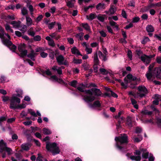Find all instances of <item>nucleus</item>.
<instances>
[{
  "label": "nucleus",
  "instance_id": "nucleus-24",
  "mask_svg": "<svg viewBox=\"0 0 161 161\" xmlns=\"http://www.w3.org/2000/svg\"><path fill=\"white\" fill-rule=\"evenodd\" d=\"M26 23L27 25L28 26H29L30 25H31L32 23V20L31 19L27 16H26Z\"/></svg>",
  "mask_w": 161,
  "mask_h": 161
},
{
  "label": "nucleus",
  "instance_id": "nucleus-62",
  "mask_svg": "<svg viewBox=\"0 0 161 161\" xmlns=\"http://www.w3.org/2000/svg\"><path fill=\"white\" fill-rule=\"evenodd\" d=\"M133 26V24L132 23H130L128 25H127L124 28L125 29H128Z\"/></svg>",
  "mask_w": 161,
  "mask_h": 161
},
{
  "label": "nucleus",
  "instance_id": "nucleus-34",
  "mask_svg": "<svg viewBox=\"0 0 161 161\" xmlns=\"http://www.w3.org/2000/svg\"><path fill=\"white\" fill-rule=\"evenodd\" d=\"M128 58L130 60H132V52L131 50L128 49L127 51V54Z\"/></svg>",
  "mask_w": 161,
  "mask_h": 161
},
{
  "label": "nucleus",
  "instance_id": "nucleus-8",
  "mask_svg": "<svg viewBox=\"0 0 161 161\" xmlns=\"http://www.w3.org/2000/svg\"><path fill=\"white\" fill-rule=\"evenodd\" d=\"M6 35L8 38V40L11 39L10 36H9V34L8 33H6L4 31V28H3L2 27L0 26V38L2 39V42L3 44V41L4 40L8 39H5V38L4 35Z\"/></svg>",
  "mask_w": 161,
  "mask_h": 161
},
{
  "label": "nucleus",
  "instance_id": "nucleus-36",
  "mask_svg": "<svg viewBox=\"0 0 161 161\" xmlns=\"http://www.w3.org/2000/svg\"><path fill=\"white\" fill-rule=\"evenodd\" d=\"M28 112L31 115L34 117H36L37 116L35 112L33 111V110L31 109H28Z\"/></svg>",
  "mask_w": 161,
  "mask_h": 161
},
{
  "label": "nucleus",
  "instance_id": "nucleus-20",
  "mask_svg": "<svg viewBox=\"0 0 161 161\" xmlns=\"http://www.w3.org/2000/svg\"><path fill=\"white\" fill-rule=\"evenodd\" d=\"M97 17V16L95 13L93 14L92 13H91L89 16H87V19L90 20H92L96 18Z\"/></svg>",
  "mask_w": 161,
  "mask_h": 161
},
{
  "label": "nucleus",
  "instance_id": "nucleus-31",
  "mask_svg": "<svg viewBox=\"0 0 161 161\" xmlns=\"http://www.w3.org/2000/svg\"><path fill=\"white\" fill-rule=\"evenodd\" d=\"M138 136H139V137H136L134 139V142L138 143L142 140V137L141 135H138Z\"/></svg>",
  "mask_w": 161,
  "mask_h": 161
},
{
  "label": "nucleus",
  "instance_id": "nucleus-57",
  "mask_svg": "<svg viewBox=\"0 0 161 161\" xmlns=\"http://www.w3.org/2000/svg\"><path fill=\"white\" fill-rule=\"evenodd\" d=\"M82 67L84 68V69L85 70H88L89 67L87 64L86 63H83L82 64Z\"/></svg>",
  "mask_w": 161,
  "mask_h": 161
},
{
  "label": "nucleus",
  "instance_id": "nucleus-19",
  "mask_svg": "<svg viewBox=\"0 0 161 161\" xmlns=\"http://www.w3.org/2000/svg\"><path fill=\"white\" fill-rule=\"evenodd\" d=\"M94 62L95 65H97L99 64V60L98 59L97 53H96L94 55Z\"/></svg>",
  "mask_w": 161,
  "mask_h": 161
},
{
  "label": "nucleus",
  "instance_id": "nucleus-53",
  "mask_svg": "<svg viewBox=\"0 0 161 161\" xmlns=\"http://www.w3.org/2000/svg\"><path fill=\"white\" fill-rule=\"evenodd\" d=\"M94 5H91L88 6L87 7H85L84 8V11L85 12H86L90 8H92L94 7Z\"/></svg>",
  "mask_w": 161,
  "mask_h": 161
},
{
  "label": "nucleus",
  "instance_id": "nucleus-22",
  "mask_svg": "<svg viewBox=\"0 0 161 161\" xmlns=\"http://www.w3.org/2000/svg\"><path fill=\"white\" fill-rule=\"evenodd\" d=\"M43 133L44 135H49L52 133L51 131L48 129L46 128H44L42 129Z\"/></svg>",
  "mask_w": 161,
  "mask_h": 161
},
{
  "label": "nucleus",
  "instance_id": "nucleus-9",
  "mask_svg": "<svg viewBox=\"0 0 161 161\" xmlns=\"http://www.w3.org/2000/svg\"><path fill=\"white\" fill-rule=\"evenodd\" d=\"M89 106L91 108H94L95 107L99 108L101 106V104L99 100L95 101L93 104H89Z\"/></svg>",
  "mask_w": 161,
  "mask_h": 161
},
{
  "label": "nucleus",
  "instance_id": "nucleus-33",
  "mask_svg": "<svg viewBox=\"0 0 161 161\" xmlns=\"http://www.w3.org/2000/svg\"><path fill=\"white\" fill-rule=\"evenodd\" d=\"M77 83V81L76 80H73L70 82L69 84L71 86L75 88L76 87V85Z\"/></svg>",
  "mask_w": 161,
  "mask_h": 161
},
{
  "label": "nucleus",
  "instance_id": "nucleus-10",
  "mask_svg": "<svg viewBox=\"0 0 161 161\" xmlns=\"http://www.w3.org/2000/svg\"><path fill=\"white\" fill-rule=\"evenodd\" d=\"M31 147V144L29 143H23L21 146V149L24 151H28Z\"/></svg>",
  "mask_w": 161,
  "mask_h": 161
},
{
  "label": "nucleus",
  "instance_id": "nucleus-54",
  "mask_svg": "<svg viewBox=\"0 0 161 161\" xmlns=\"http://www.w3.org/2000/svg\"><path fill=\"white\" fill-rule=\"evenodd\" d=\"M142 130L141 128L138 127H136L135 130V132L136 133L139 134L141 133Z\"/></svg>",
  "mask_w": 161,
  "mask_h": 161
},
{
  "label": "nucleus",
  "instance_id": "nucleus-5",
  "mask_svg": "<svg viewBox=\"0 0 161 161\" xmlns=\"http://www.w3.org/2000/svg\"><path fill=\"white\" fill-rule=\"evenodd\" d=\"M7 143L4 142L3 140L0 141V153H2L3 151H5L7 153L8 155L11 154V152H12V149L7 147Z\"/></svg>",
  "mask_w": 161,
  "mask_h": 161
},
{
  "label": "nucleus",
  "instance_id": "nucleus-50",
  "mask_svg": "<svg viewBox=\"0 0 161 161\" xmlns=\"http://www.w3.org/2000/svg\"><path fill=\"white\" fill-rule=\"evenodd\" d=\"M155 64V63L154 62L150 64V65L148 67V71H149L150 72V71H152V69L154 66Z\"/></svg>",
  "mask_w": 161,
  "mask_h": 161
},
{
  "label": "nucleus",
  "instance_id": "nucleus-3",
  "mask_svg": "<svg viewBox=\"0 0 161 161\" xmlns=\"http://www.w3.org/2000/svg\"><path fill=\"white\" fill-rule=\"evenodd\" d=\"M20 101L19 98L13 95L10 100V108L14 110L16 109L18 104L20 103Z\"/></svg>",
  "mask_w": 161,
  "mask_h": 161
},
{
  "label": "nucleus",
  "instance_id": "nucleus-46",
  "mask_svg": "<svg viewBox=\"0 0 161 161\" xmlns=\"http://www.w3.org/2000/svg\"><path fill=\"white\" fill-rule=\"evenodd\" d=\"M49 57L52 60L54 59V52L53 51H52L50 52L49 54Z\"/></svg>",
  "mask_w": 161,
  "mask_h": 161
},
{
  "label": "nucleus",
  "instance_id": "nucleus-52",
  "mask_svg": "<svg viewBox=\"0 0 161 161\" xmlns=\"http://www.w3.org/2000/svg\"><path fill=\"white\" fill-rule=\"evenodd\" d=\"M25 134L27 136V138L28 139H31L32 136H31V134L29 133V131H26L25 133Z\"/></svg>",
  "mask_w": 161,
  "mask_h": 161
},
{
  "label": "nucleus",
  "instance_id": "nucleus-38",
  "mask_svg": "<svg viewBox=\"0 0 161 161\" xmlns=\"http://www.w3.org/2000/svg\"><path fill=\"white\" fill-rule=\"evenodd\" d=\"M73 62L75 64H80L82 63V60L81 59H74Z\"/></svg>",
  "mask_w": 161,
  "mask_h": 161
},
{
  "label": "nucleus",
  "instance_id": "nucleus-56",
  "mask_svg": "<svg viewBox=\"0 0 161 161\" xmlns=\"http://www.w3.org/2000/svg\"><path fill=\"white\" fill-rule=\"evenodd\" d=\"M47 53L44 52H42L40 53L41 56L43 58H45L47 56Z\"/></svg>",
  "mask_w": 161,
  "mask_h": 161
},
{
  "label": "nucleus",
  "instance_id": "nucleus-13",
  "mask_svg": "<svg viewBox=\"0 0 161 161\" xmlns=\"http://www.w3.org/2000/svg\"><path fill=\"white\" fill-rule=\"evenodd\" d=\"M137 89L139 92H142L145 94H147L148 93L147 90L144 86H139L138 87Z\"/></svg>",
  "mask_w": 161,
  "mask_h": 161
},
{
  "label": "nucleus",
  "instance_id": "nucleus-40",
  "mask_svg": "<svg viewBox=\"0 0 161 161\" xmlns=\"http://www.w3.org/2000/svg\"><path fill=\"white\" fill-rule=\"evenodd\" d=\"M149 41H150V39L148 37H145L142 41L141 43L143 44H145Z\"/></svg>",
  "mask_w": 161,
  "mask_h": 161
},
{
  "label": "nucleus",
  "instance_id": "nucleus-6",
  "mask_svg": "<svg viewBox=\"0 0 161 161\" xmlns=\"http://www.w3.org/2000/svg\"><path fill=\"white\" fill-rule=\"evenodd\" d=\"M3 44L8 47L13 52H15L17 47L13 44L11 41L8 39L4 40L3 41Z\"/></svg>",
  "mask_w": 161,
  "mask_h": 161
},
{
  "label": "nucleus",
  "instance_id": "nucleus-29",
  "mask_svg": "<svg viewBox=\"0 0 161 161\" xmlns=\"http://www.w3.org/2000/svg\"><path fill=\"white\" fill-rule=\"evenodd\" d=\"M73 2H74L72 1L71 0L70 1H68L66 2V5L69 8H72L74 6V3Z\"/></svg>",
  "mask_w": 161,
  "mask_h": 161
},
{
  "label": "nucleus",
  "instance_id": "nucleus-12",
  "mask_svg": "<svg viewBox=\"0 0 161 161\" xmlns=\"http://www.w3.org/2000/svg\"><path fill=\"white\" fill-rule=\"evenodd\" d=\"M161 71V68L160 67H156L154 68L153 72V74L156 75V77L158 78L160 75Z\"/></svg>",
  "mask_w": 161,
  "mask_h": 161
},
{
  "label": "nucleus",
  "instance_id": "nucleus-39",
  "mask_svg": "<svg viewBox=\"0 0 161 161\" xmlns=\"http://www.w3.org/2000/svg\"><path fill=\"white\" fill-rule=\"evenodd\" d=\"M43 18V16L41 14L38 16L37 18L35 19V21L37 23L39 22Z\"/></svg>",
  "mask_w": 161,
  "mask_h": 161
},
{
  "label": "nucleus",
  "instance_id": "nucleus-17",
  "mask_svg": "<svg viewBox=\"0 0 161 161\" xmlns=\"http://www.w3.org/2000/svg\"><path fill=\"white\" fill-rule=\"evenodd\" d=\"M21 23V21L19 20L18 21H12L10 24L13 25L14 27L19 28L20 26V25Z\"/></svg>",
  "mask_w": 161,
  "mask_h": 161
},
{
  "label": "nucleus",
  "instance_id": "nucleus-7",
  "mask_svg": "<svg viewBox=\"0 0 161 161\" xmlns=\"http://www.w3.org/2000/svg\"><path fill=\"white\" fill-rule=\"evenodd\" d=\"M57 61L59 65H67L68 64L66 60H64V58L63 56L60 54L58 57H56Z\"/></svg>",
  "mask_w": 161,
  "mask_h": 161
},
{
  "label": "nucleus",
  "instance_id": "nucleus-47",
  "mask_svg": "<svg viewBox=\"0 0 161 161\" xmlns=\"http://www.w3.org/2000/svg\"><path fill=\"white\" fill-rule=\"evenodd\" d=\"M149 154L148 152L146 153H143L142 154V156L143 158L147 159L148 157Z\"/></svg>",
  "mask_w": 161,
  "mask_h": 161
},
{
  "label": "nucleus",
  "instance_id": "nucleus-14",
  "mask_svg": "<svg viewBox=\"0 0 161 161\" xmlns=\"http://www.w3.org/2000/svg\"><path fill=\"white\" fill-rule=\"evenodd\" d=\"M126 124L130 128H131L133 126L131 118L130 116L127 117Z\"/></svg>",
  "mask_w": 161,
  "mask_h": 161
},
{
  "label": "nucleus",
  "instance_id": "nucleus-63",
  "mask_svg": "<svg viewBox=\"0 0 161 161\" xmlns=\"http://www.w3.org/2000/svg\"><path fill=\"white\" fill-rule=\"evenodd\" d=\"M67 40L69 43L70 44H72L74 42V41L73 38H68Z\"/></svg>",
  "mask_w": 161,
  "mask_h": 161
},
{
  "label": "nucleus",
  "instance_id": "nucleus-44",
  "mask_svg": "<svg viewBox=\"0 0 161 161\" xmlns=\"http://www.w3.org/2000/svg\"><path fill=\"white\" fill-rule=\"evenodd\" d=\"M6 19H11L12 20H14L15 19V17L14 15H8L6 18Z\"/></svg>",
  "mask_w": 161,
  "mask_h": 161
},
{
  "label": "nucleus",
  "instance_id": "nucleus-51",
  "mask_svg": "<svg viewBox=\"0 0 161 161\" xmlns=\"http://www.w3.org/2000/svg\"><path fill=\"white\" fill-rule=\"evenodd\" d=\"M116 147L119 150L121 151L123 148V147L121 146H120L118 142H116Z\"/></svg>",
  "mask_w": 161,
  "mask_h": 161
},
{
  "label": "nucleus",
  "instance_id": "nucleus-28",
  "mask_svg": "<svg viewBox=\"0 0 161 161\" xmlns=\"http://www.w3.org/2000/svg\"><path fill=\"white\" fill-rule=\"evenodd\" d=\"M84 35V33L82 32H80V33H77L75 35V37L76 38H79L80 40L82 41L83 39V36Z\"/></svg>",
  "mask_w": 161,
  "mask_h": 161
},
{
  "label": "nucleus",
  "instance_id": "nucleus-27",
  "mask_svg": "<svg viewBox=\"0 0 161 161\" xmlns=\"http://www.w3.org/2000/svg\"><path fill=\"white\" fill-rule=\"evenodd\" d=\"M96 8L97 9L99 10L101 9L105 8V4L104 3L102 4L101 3H99L96 6Z\"/></svg>",
  "mask_w": 161,
  "mask_h": 161
},
{
  "label": "nucleus",
  "instance_id": "nucleus-58",
  "mask_svg": "<svg viewBox=\"0 0 161 161\" xmlns=\"http://www.w3.org/2000/svg\"><path fill=\"white\" fill-rule=\"evenodd\" d=\"M140 58L141 60L143 62L145 63L146 62V61L147 59V58L144 56V54L143 55H142L141 56V57L139 58Z\"/></svg>",
  "mask_w": 161,
  "mask_h": 161
},
{
  "label": "nucleus",
  "instance_id": "nucleus-61",
  "mask_svg": "<svg viewBox=\"0 0 161 161\" xmlns=\"http://www.w3.org/2000/svg\"><path fill=\"white\" fill-rule=\"evenodd\" d=\"M121 15L122 17L125 19H127V14L125 11L124 10L122 11Z\"/></svg>",
  "mask_w": 161,
  "mask_h": 161
},
{
  "label": "nucleus",
  "instance_id": "nucleus-4",
  "mask_svg": "<svg viewBox=\"0 0 161 161\" xmlns=\"http://www.w3.org/2000/svg\"><path fill=\"white\" fill-rule=\"evenodd\" d=\"M121 136L116 137L115 140L117 142H119L120 145L127 144L128 143V136L126 134H124L123 135L121 134Z\"/></svg>",
  "mask_w": 161,
  "mask_h": 161
},
{
  "label": "nucleus",
  "instance_id": "nucleus-1",
  "mask_svg": "<svg viewBox=\"0 0 161 161\" xmlns=\"http://www.w3.org/2000/svg\"><path fill=\"white\" fill-rule=\"evenodd\" d=\"M77 89L80 92H84L85 95H82L83 99L87 103L92 102L95 99V97L93 96V93L96 97H99L101 95L102 93L99 89L96 88H92L91 90H84L81 87L78 86Z\"/></svg>",
  "mask_w": 161,
  "mask_h": 161
},
{
  "label": "nucleus",
  "instance_id": "nucleus-59",
  "mask_svg": "<svg viewBox=\"0 0 161 161\" xmlns=\"http://www.w3.org/2000/svg\"><path fill=\"white\" fill-rule=\"evenodd\" d=\"M107 29L108 32L111 33L112 34H114V32H113V30L111 28V27L109 26H107Z\"/></svg>",
  "mask_w": 161,
  "mask_h": 161
},
{
  "label": "nucleus",
  "instance_id": "nucleus-32",
  "mask_svg": "<svg viewBox=\"0 0 161 161\" xmlns=\"http://www.w3.org/2000/svg\"><path fill=\"white\" fill-rule=\"evenodd\" d=\"M146 77L148 80H150L153 76V73L152 71H148V72L146 74Z\"/></svg>",
  "mask_w": 161,
  "mask_h": 161
},
{
  "label": "nucleus",
  "instance_id": "nucleus-41",
  "mask_svg": "<svg viewBox=\"0 0 161 161\" xmlns=\"http://www.w3.org/2000/svg\"><path fill=\"white\" fill-rule=\"evenodd\" d=\"M17 107L16 109H21L25 108L26 107V105L24 103H22L21 104H18V105L17 106Z\"/></svg>",
  "mask_w": 161,
  "mask_h": 161
},
{
  "label": "nucleus",
  "instance_id": "nucleus-64",
  "mask_svg": "<svg viewBox=\"0 0 161 161\" xmlns=\"http://www.w3.org/2000/svg\"><path fill=\"white\" fill-rule=\"evenodd\" d=\"M48 44L50 46H52V47H54L55 45L54 41L53 40L49 41Z\"/></svg>",
  "mask_w": 161,
  "mask_h": 161
},
{
  "label": "nucleus",
  "instance_id": "nucleus-60",
  "mask_svg": "<svg viewBox=\"0 0 161 161\" xmlns=\"http://www.w3.org/2000/svg\"><path fill=\"white\" fill-rule=\"evenodd\" d=\"M121 121H120V120H118L117 123L116 125L117 129H119L121 127Z\"/></svg>",
  "mask_w": 161,
  "mask_h": 161
},
{
  "label": "nucleus",
  "instance_id": "nucleus-16",
  "mask_svg": "<svg viewBox=\"0 0 161 161\" xmlns=\"http://www.w3.org/2000/svg\"><path fill=\"white\" fill-rule=\"evenodd\" d=\"M57 68L58 66H54L52 67V69L53 70L56 71L58 74L59 75L62 74V69L60 68H59V67L57 69Z\"/></svg>",
  "mask_w": 161,
  "mask_h": 161
},
{
  "label": "nucleus",
  "instance_id": "nucleus-55",
  "mask_svg": "<svg viewBox=\"0 0 161 161\" xmlns=\"http://www.w3.org/2000/svg\"><path fill=\"white\" fill-rule=\"evenodd\" d=\"M156 61L158 64H161V56H158L156 59Z\"/></svg>",
  "mask_w": 161,
  "mask_h": 161
},
{
  "label": "nucleus",
  "instance_id": "nucleus-11",
  "mask_svg": "<svg viewBox=\"0 0 161 161\" xmlns=\"http://www.w3.org/2000/svg\"><path fill=\"white\" fill-rule=\"evenodd\" d=\"M71 52L73 54H76L77 56L78 55L82 56V55L80 53L79 51L76 47H74L71 48Z\"/></svg>",
  "mask_w": 161,
  "mask_h": 161
},
{
  "label": "nucleus",
  "instance_id": "nucleus-23",
  "mask_svg": "<svg viewBox=\"0 0 161 161\" xmlns=\"http://www.w3.org/2000/svg\"><path fill=\"white\" fill-rule=\"evenodd\" d=\"M26 47V45L25 43L21 44L18 47V49L19 52L25 50Z\"/></svg>",
  "mask_w": 161,
  "mask_h": 161
},
{
  "label": "nucleus",
  "instance_id": "nucleus-2",
  "mask_svg": "<svg viewBox=\"0 0 161 161\" xmlns=\"http://www.w3.org/2000/svg\"><path fill=\"white\" fill-rule=\"evenodd\" d=\"M46 147L47 151L52 152L53 155L58 154L60 152L59 147H57V143L55 142L50 143L47 142Z\"/></svg>",
  "mask_w": 161,
  "mask_h": 161
},
{
  "label": "nucleus",
  "instance_id": "nucleus-30",
  "mask_svg": "<svg viewBox=\"0 0 161 161\" xmlns=\"http://www.w3.org/2000/svg\"><path fill=\"white\" fill-rule=\"evenodd\" d=\"M41 36L39 35H37L34 36L33 38L31 39V42L33 41V40L35 41H40L41 40Z\"/></svg>",
  "mask_w": 161,
  "mask_h": 161
},
{
  "label": "nucleus",
  "instance_id": "nucleus-49",
  "mask_svg": "<svg viewBox=\"0 0 161 161\" xmlns=\"http://www.w3.org/2000/svg\"><path fill=\"white\" fill-rule=\"evenodd\" d=\"M122 34L123 36V37L124 38V40L126 42V41L125 40V39L127 38V36L126 35V32L124 31L123 30H122Z\"/></svg>",
  "mask_w": 161,
  "mask_h": 161
},
{
  "label": "nucleus",
  "instance_id": "nucleus-42",
  "mask_svg": "<svg viewBox=\"0 0 161 161\" xmlns=\"http://www.w3.org/2000/svg\"><path fill=\"white\" fill-rule=\"evenodd\" d=\"M21 13L23 15H26L28 13V11L25 7H23L21 10Z\"/></svg>",
  "mask_w": 161,
  "mask_h": 161
},
{
  "label": "nucleus",
  "instance_id": "nucleus-48",
  "mask_svg": "<svg viewBox=\"0 0 161 161\" xmlns=\"http://www.w3.org/2000/svg\"><path fill=\"white\" fill-rule=\"evenodd\" d=\"M38 156L36 158V161H43L42 159L43 158V157L40 154H38Z\"/></svg>",
  "mask_w": 161,
  "mask_h": 161
},
{
  "label": "nucleus",
  "instance_id": "nucleus-18",
  "mask_svg": "<svg viewBox=\"0 0 161 161\" xmlns=\"http://www.w3.org/2000/svg\"><path fill=\"white\" fill-rule=\"evenodd\" d=\"M116 8L114 5H110V7L109 9V11L110 12L111 14H114V13L116 12Z\"/></svg>",
  "mask_w": 161,
  "mask_h": 161
},
{
  "label": "nucleus",
  "instance_id": "nucleus-15",
  "mask_svg": "<svg viewBox=\"0 0 161 161\" xmlns=\"http://www.w3.org/2000/svg\"><path fill=\"white\" fill-rule=\"evenodd\" d=\"M105 17H107V16L106 14H102L101 15L100 14L98 15L97 17V19L99 21L102 22H104Z\"/></svg>",
  "mask_w": 161,
  "mask_h": 161
},
{
  "label": "nucleus",
  "instance_id": "nucleus-43",
  "mask_svg": "<svg viewBox=\"0 0 161 161\" xmlns=\"http://www.w3.org/2000/svg\"><path fill=\"white\" fill-rule=\"evenodd\" d=\"M2 101L4 102H6L9 100L10 101V99L9 98V97L8 96H2Z\"/></svg>",
  "mask_w": 161,
  "mask_h": 161
},
{
  "label": "nucleus",
  "instance_id": "nucleus-25",
  "mask_svg": "<svg viewBox=\"0 0 161 161\" xmlns=\"http://www.w3.org/2000/svg\"><path fill=\"white\" fill-rule=\"evenodd\" d=\"M147 31L149 32H153L154 31V28L152 25H148L146 28Z\"/></svg>",
  "mask_w": 161,
  "mask_h": 161
},
{
  "label": "nucleus",
  "instance_id": "nucleus-37",
  "mask_svg": "<svg viewBox=\"0 0 161 161\" xmlns=\"http://www.w3.org/2000/svg\"><path fill=\"white\" fill-rule=\"evenodd\" d=\"M56 24V22H53L51 23H49L48 25V28L50 29L51 30L54 27L55 25Z\"/></svg>",
  "mask_w": 161,
  "mask_h": 161
},
{
  "label": "nucleus",
  "instance_id": "nucleus-35",
  "mask_svg": "<svg viewBox=\"0 0 161 161\" xmlns=\"http://www.w3.org/2000/svg\"><path fill=\"white\" fill-rule=\"evenodd\" d=\"M36 55L29 53L27 55V57L31 58L32 61H35V57Z\"/></svg>",
  "mask_w": 161,
  "mask_h": 161
},
{
  "label": "nucleus",
  "instance_id": "nucleus-45",
  "mask_svg": "<svg viewBox=\"0 0 161 161\" xmlns=\"http://www.w3.org/2000/svg\"><path fill=\"white\" fill-rule=\"evenodd\" d=\"M140 20V18L138 17H135L133 18L132 22L133 23H137Z\"/></svg>",
  "mask_w": 161,
  "mask_h": 161
},
{
  "label": "nucleus",
  "instance_id": "nucleus-21",
  "mask_svg": "<svg viewBox=\"0 0 161 161\" xmlns=\"http://www.w3.org/2000/svg\"><path fill=\"white\" fill-rule=\"evenodd\" d=\"M19 52H20V54H19V55L21 57L23 58H24L26 56H27V53L28 51L27 50H23Z\"/></svg>",
  "mask_w": 161,
  "mask_h": 161
},
{
  "label": "nucleus",
  "instance_id": "nucleus-26",
  "mask_svg": "<svg viewBox=\"0 0 161 161\" xmlns=\"http://www.w3.org/2000/svg\"><path fill=\"white\" fill-rule=\"evenodd\" d=\"M82 27L84 28L86 30L89 31H90V28L89 26L87 23L81 24Z\"/></svg>",
  "mask_w": 161,
  "mask_h": 161
}]
</instances>
